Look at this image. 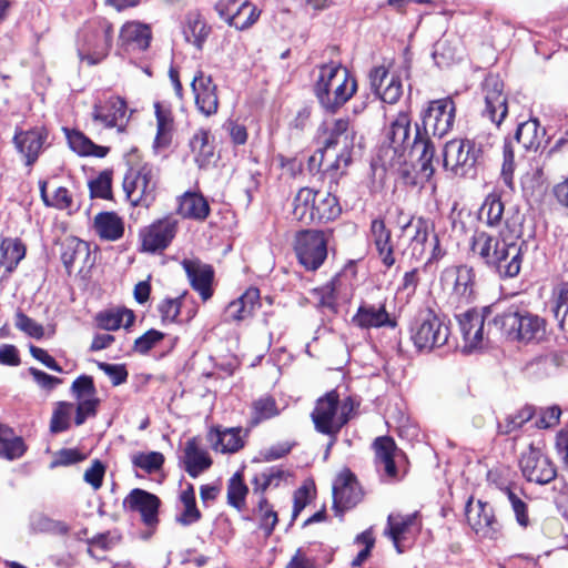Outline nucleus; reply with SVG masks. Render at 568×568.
<instances>
[{
    "label": "nucleus",
    "instance_id": "nucleus-12",
    "mask_svg": "<svg viewBox=\"0 0 568 568\" xmlns=\"http://www.w3.org/2000/svg\"><path fill=\"white\" fill-rule=\"evenodd\" d=\"M515 241H508L501 235H494L486 231L476 230L470 239V253L474 258L480 261L488 268L493 270L498 257L503 256V252Z\"/></svg>",
    "mask_w": 568,
    "mask_h": 568
},
{
    "label": "nucleus",
    "instance_id": "nucleus-31",
    "mask_svg": "<svg viewBox=\"0 0 568 568\" xmlns=\"http://www.w3.org/2000/svg\"><path fill=\"white\" fill-rule=\"evenodd\" d=\"M416 519V513L405 516L400 514H390L388 516L387 527L384 534L390 538L397 552L402 554L404 551L402 548V541L406 534H408L410 528L415 525Z\"/></svg>",
    "mask_w": 568,
    "mask_h": 568
},
{
    "label": "nucleus",
    "instance_id": "nucleus-58",
    "mask_svg": "<svg viewBox=\"0 0 568 568\" xmlns=\"http://www.w3.org/2000/svg\"><path fill=\"white\" fill-rule=\"evenodd\" d=\"M515 155L510 141H505L503 150L501 180L509 189L514 187Z\"/></svg>",
    "mask_w": 568,
    "mask_h": 568
},
{
    "label": "nucleus",
    "instance_id": "nucleus-8",
    "mask_svg": "<svg viewBox=\"0 0 568 568\" xmlns=\"http://www.w3.org/2000/svg\"><path fill=\"white\" fill-rule=\"evenodd\" d=\"M496 313V307L489 305L484 307L481 313L475 310H468L457 317L464 339V352L470 353L481 347L485 337L487 339L498 337L487 335L489 322H491V317Z\"/></svg>",
    "mask_w": 568,
    "mask_h": 568
},
{
    "label": "nucleus",
    "instance_id": "nucleus-40",
    "mask_svg": "<svg viewBox=\"0 0 568 568\" xmlns=\"http://www.w3.org/2000/svg\"><path fill=\"white\" fill-rule=\"evenodd\" d=\"M135 152L136 150L126 156V164L129 168L124 174L122 183L125 196L133 206H138L142 200V191L136 196H134V193L138 191V183L142 176V165L139 163H133V153Z\"/></svg>",
    "mask_w": 568,
    "mask_h": 568
},
{
    "label": "nucleus",
    "instance_id": "nucleus-60",
    "mask_svg": "<svg viewBox=\"0 0 568 568\" xmlns=\"http://www.w3.org/2000/svg\"><path fill=\"white\" fill-rule=\"evenodd\" d=\"M71 392L77 399L97 398V388L93 378L89 375H81L74 379Z\"/></svg>",
    "mask_w": 568,
    "mask_h": 568
},
{
    "label": "nucleus",
    "instance_id": "nucleus-27",
    "mask_svg": "<svg viewBox=\"0 0 568 568\" xmlns=\"http://www.w3.org/2000/svg\"><path fill=\"white\" fill-rule=\"evenodd\" d=\"M353 323L361 328L395 327L396 322L389 317L385 305H361L352 318Z\"/></svg>",
    "mask_w": 568,
    "mask_h": 568
},
{
    "label": "nucleus",
    "instance_id": "nucleus-36",
    "mask_svg": "<svg viewBox=\"0 0 568 568\" xmlns=\"http://www.w3.org/2000/svg\"><path fill=\"white\" fill-rule=\"evenodd\" d=\"M27 446L20 436H16L12 428L0 424V457L14 460L21 458Z\"/></svg>",
    "mask_w": 568,
    "mask_h": 568
},
{
    "label": "nucleus",
    "instance_id": "nucleus-46",
    "mask_svg": "<svg viewBox=\"0 0 568 568\" xmlns=\"http://www.w3.org/2000/svg\"><path fill=\"white\" fill-rule=\"evenodd\" d=\"M504 212L505 205L501 199L496 194H489L480 206L479 217L488 226L496 227L500 225Z\"/></svg>",
    "mask_w": 568,
    "mask_h": 568
},
{
    "label": "nucleus",
    "instance_id": "nucleus-29",
    "mask_svg": "<svg viewBox=\"0 0 568 568\" xmlns=\"http://www.w3.org/2000/svg\"><path fill=\"white\" fill-rule=\"evenodd\" d=\"M126 113L125 101L120 97H111L104 105L95 104L93 109V119L101 122L106 128L116 126L120 120H123Z\"/></svg>",
    "mask_w": 568,
    "mask_h": 568
},
{
    "label": "nucleus",
    "instance_id": "nucleus-23",
    "mask_svg": "<svg viewBox=\"0 0 568 568\" xmlns=\"http://www.w3.org/2000/svg\"><path fill=\"white\" fill-rule=\"evenodd\" d=\"M93 33L99 40L94 51L84 53L83 50H79L81 61L87 62L88 65H95L108 55L112 47L113 26L108 20H99L93 29Z\"/></svg>",
    "mask_w": 568,
    "mask_h": 568
},
{
    "label": "nucleus",
    "instance_id": "nucleus-33",
    "mask_svg": "<svg viewBox=\"0 0 568 568\" xmlns=\"http://www.w3.org/2000/svg\"><path fill=\"white\" fill-rule=\"evenodd\" d=\"M178 211L184 217L205 220L210 213V206L202 194L187 191L180 196Z\"/></svg>",
    "mask_w": 568,
    "mask_h": 568
},
{
    "label": "nucleus",
    "instance_id": "nucleus-26",
    "mask_svg": "<svg viewBox=\"0 0 568 568\" xmlns=\"http://www.w3.org/2000/svg\"><path fill=\"white\" fill-rule=\"evenodd\" d=\"M371 237L382 263L386 267H392L395 264L394 245L392 232L387 229L384 220L374 219L371 222Z\"/></svg>",
    "mask_w": 568,
    "mask_h": 568
},
{
    "label": "nucleus",
    "instance_id": "nucleus-47",
    "mask_svg": "<svg viewBox=\"0 0 568 568\" xmlns=\"http://www.w3.org/2000/svg\"><path fill=\"white\" fill-rule=\"evenodd\" d=\"M248 494V487L240 473H235L227 483V504L239 511L245 508V499Z\"/></svg>",
    "mask_w": 568,
    "mask_h": 568
},
{
    "label": "nucleus",
    "instance_id": "nucleus-4",
    "mask_svg": "<svg viewBox=\"0 0 568 568\" xmlns=\"http://www.w3.org/2000/svg\"><path fill=\"white\" fill-rule=\"evenodd\" d=\"M355 131L351 126L348 119H336L328 124L320 135L322 149L320 153V165L331 150L339 148V152L334 154V160L327 165V170L337 173L351 163V150L354 144Z\"/></svg>",
    "mask_w": 568,
    "mask_h": 568
},
{
    "label": "nucleus",
    "instance_id": "nucleus-30",
    "mask_svg": "<svg viewBox=\"0 0 568 568\" xmlns=\"http://www.w3.org/2000/svg\"><path fill=\"white\" fill-rule=\"evenodd\" d=\"M410 123L412 119L407 111H400L396 118L390 122L386 136L390 141L392 146L397 151L412 146L413 139H410Z\"/></svg>",
    "mask_w": 568,
    "mask_h": 568
},
{
    "label": "nucleus",
    "instance_id": "nucleus-48",
    "mask_svg": "<svg viewBox=\"0 0 568 568\" xmlns=\"http://www.w3.org/2000/svg\"><path fill=\"white\" fill-rule=\"evenodd\" d=\"M161 500L154 494L144 490V539L149 538L159 524Z\"/></svg>",
    "mask_w": 568,
    "mask_h": 568
},
{
    "label": "nucleus",
    "instance_id": "nucleus-52",
    "mask_svg": "<svg viewBox=\"0 0 568 568\" xmlns=\"http://www.w3.org/2000/svg\"><path fill=\"white\" fill-rule=\"evenodd\" d=\"M73 413V404L59 402L53 410L50 430L53 434L65 432L70 427V417Z\"/></svg>",
    "mask_w": 568,
    "mask_h": 568
},
{
    "label": "nucleus",
    "instance_id": "nucleus-49",
    "mask_svg": "<svg viewBox=\"0 0 568 568\" xmlns=\"http://www.w3.org/2000/svg\"><path fill=\"white\" fill-rule=\"evenodd\" d=\"M1 252L2 260L0 264L9 272L12 271L26 255L24 246L13 240H3L1 243Z\"/></svg>",
    "mask_w": 568,
    "mask_h": 568
},
{
    "label": "nucleus",
    "instance_id": "nucleus-57",
    "mask_svg": "<svg viewBox=\"0 0 568 568\" xmlns=\"http://www.w3.org/2000/svg\"><path fill=\"white\" fill-rule=\"evenodd\" d=\"M14 325L19 331L32 338L41 339L44 335L43 326L26 315L22 311L16 313Z\"/></svg>",
    "mask_w": 568,
    "mask_h": 568
},
{
    "label": "nucleus",
    "instance_id": "nucleus-14",
    "mask_svg": "<svg viewBox=\"0 0 568 568\" xmlns=\"http://www.w3.org/2000/svg\"><path fill=\"white\" fill-rule=\"evenodd\" d=\"M466 519L471 529L480 537L496 539L500 525L495 517L493 507L481 500L474 503L470 498L466 504Z\"/></svg>",
    "mask_w": 568,
    "mask_h": 568
},
{
    "label": "nucleus",
    "instance_id": "nucleus-41",
    "mask_svg": "<svg viewBox=\"0 0 568 568\" xmlns=\"http://www.w3.org/2000/svg\"><path fill=\"white\" fill-rule=\"evenodd\" d=\"M237 2L239 0H219L215 4V10L219 17L223 19L229 26L243 31L250 29L253 24L256 23L261 16V10L257 8H252L250 14L247 18H245L244 23H237L234 21V16H231Z\"/></svg>",
    "mask_w": 568,
    "mask_h": 568
},
{
    "label": "nucleus",
    "instance_id": "nucleus-32",
    "mask_svg": "<svg viewBox=\"0 0 568 568\" xmlns=\"http://www.w3.org/2000/svg\"><path fill=\"white\" fill-rule=\"evenodd\" d=\"M89 255L88 243L75 236H68L61 242V261L68 274H71L78 261H84Z\"/></svg>",
    "mask_w": 568,
    "mask_h": 568
},
{
    "label": "nucleus",
    "instance_id": "nucleus-44",
    "mask_svg": "<svg viewBox=\"0 0 568 568\" xmlns=\"http://www.w3.org/2000/svg\"><path fill=\"white\" fill-rule=\"evenodd\" d=\"M211 28L199 13H190L186 18L184 36L187 42L194 44L199 50L209 37Z\"/></svg>",
    "mask_w": 568,
    "mask_h": 568
},
{
    "label": "nucleus",
    "instance_id": "nucleus-28",
    "mask_svg": "<svg viewBox=\"0 0 568 568\" xmlns=\"http://www.w3.org/2000/svg\"><path fill=\"white\" fill-rule=\"evenodd\" d=\"M524 242H517L510 244V246L504 251L499 256L498 262L494 266L495 271L503 278H511L519 274L523 263L524 255Z\"/></svg>",
    "mask_w": 568,
    "mask_h": 568
},
{
    "label": "nucleus",
    "instance_id": "nucleus-15",
    "mask_svg": "<svg viewBox=\"0 0 568 568\" xmlns=\"http://www.w3.org/2000/svg\"><path fill=\"white\" fill-rule=\"evenodd\" d=\"M485 108L483 115L499 126L508 113L504 83L497 75H488L483 83Z\"/></svg>",
    "mask_w": 568,
    "mask_h": 568
},
{
    "label": "nucleus",
    "instance_id": "nucleus-19",
    "mask_svg": "<svg viewBox=\"0 0 568 568\" xmlns=\"http://www.w3.org/2000/svg\"><path fill=\"white\" fill-rule=\"evenodd\" d=\"M182 266L187 275L192 288L200 294L204 302L210 300L213 295V267L199 260H183Z\"/></svg>",
    "mask_w": 568,
    "mask_h": 568
},
{
    "label": "nucleus",
    "instance_id": "nucleus-6",
    "mask_svg": "<svg viewBox=\"0 0 568 568\" xmlns=\"http://www.w3.org/2000/svg\"><path fill=\"white\" fill-rule=\"evenodd\" d=\"M449 328L444 317L430 307L420 310L410 324V339L419 351H432L446 344Z\"/></svg>",
    "mask_w": 568,
    "mask_h": 568
},
{
    "label": "nucleus",
    "instance_id": "nucleus-21",
    "mask_svg": "<svg viewBox=\"0 0 568 568\" xmlns=\"http://www.w3.org/2000/svg\"><path fill=\"white\" fill-rule=\"evenodd\" d=\"M375 465L378 471H383L388 479L398 477L395 456L398 452L395 440L389 436H379L373 442Z\"/></svg>",
    "mask_w": 568,
    "mask_h": 568
},
{
    "label": "nucleus",
    "instance_id": "nucleus-16",
    "mask_svg": "<svg viewBox=\"0 0 568 568\" xmlns=\"http://www.w3.org/2000/svg\"><path fill=\"white\" fill-rule=\"evenodd\" d=\"M523 476L531 483L546 485L557 476V469L552 462L539 449L530 448L520 458Z\"/></svg>",
    "mask_w": 568,
    "mask_h": 568
},
{
    "label": "nucleus",
    "instance_id": "nucleus-61",
    "mask_svg": "<svg viewBox=\"0 0 568 568\" xmlns=\"http://www.w3.org/2000/svg\"><path fill=\"white\" fill-rule=\"evenodd\" d=\"M67 139L70 148L82 156H89V150L93 148V141L77 130H67Z\"/></svg>",
    "mask_w": 568,
    "mask_h": 568
},
{
    "label": "nucleus",
    "instance_id": "nucleus-38",
    "mask_svg": "<svg viewBox=\"0 0 568 568\" xmlns=\"http://www.w3.org/2000/svg\"><path fill=\"white\" fill-rule=\"evenodd\" d=\"M179 500L182 509L175 517L176 523L182 526H190L197 523L201 519L202 514L196 506L195 491L192 484H187V486L181 491Z\"/></svg>",
    "mask_w": 568,
    "mask_h": 568
},
{
    "label": "nucleus",
    "instance_id": "nucleus-37",
    "mask_svg": "<svg viewBox=\"0 0 568 568\" xmlns=\"http://www.w3.org/2000/svg\"><path fill=\"white\" fill-rule=\"evenodd\" d=\"M544 139L545 130L540 129L539 122L536 119L520 123L515 133V140L528 151H537L541 146Z\"/></svg>",
    "mask_w": 568,
    "mask_h": 568
},
{
    "label": "nucleus",
    "instance_id": "nucleus-50",
    "mask_svg": "<svg viewBox=\"0 0 568 568\" xmlns=\"http://www.w3.org/2000/svg\"><path fill=\"white\" fill-rule=\"evenodd\" d=\"M190 148L200 165H203L213 156V148L209 143V132L206 130L200 129L193 134L190 140Z\"/></svg>",
    "mask_w": 568,
    "mask_h": 568
},
{
    "label": "nucleus",
    "instance_id": "nucleus-63",
    "mask_svg": "<svg viewBox=\"0 0 568 568\" xmlns=\"http://www.w3.org/2000/svg\"><path fill=\"white\" fill-rule=\"evenodd\" d=\"M403 94V85L400 79L395 75H390L387 81L385 88L381 90L376 97L379 98L383 102L394 104L396 103Z\"/></svg>",
    "mask_w": 568,
    "mask_h": 568
},
{
    "label": "nucleus",
    "instance_id": "nucleus-51",
    "mask_svg": "<svg viewBox=\"0 0 568 568\" xmlns=\"http://www.w3.org/2000/svg\"><path fill=\"white\" fill-rule=\"evenodd\" d=\"M90 196L92 199L99 197L103 200L112 199V171L104 170L99 173L95 179L88 183Z\"/></svg>",
    "mask_w": 568,
    "mask_h": 568
},
{
    "label": "nucleus",
    "instance_id": "nucleus-42",
    "mask_svg": "<svg viewBox=\"0 0 568 568\" xmlns=\"http://www.w3.org/2000/svg\"><path fill=\"white\" fill-rule=\"evenodd\" d=\"M120 50L131 55L142 50V23L138 21L126 22L119 36Z\"/></svg>",
    "mask_w": 568,
    "mask_h": 568
},
{
    "label": "nucleus",
    "instance_id": "nucleus-54",
    "mask_svg": "<svg viewBox=\"0 0 568 568\" xmlns=\"http://www.w3.org/2000/svg\"><path fill=\"white\" fill-rule=\"evenodd\" d=\"M534 414L535 412L531 406H525L517 413L508 415L503 423H499V433L505 435L511 434L529 422L534 417Z\"/></svg>",
    "mask_w": 568,
    "mask_h": 568
},
{
    "label": "nucleus",
    "instance_id": "nucleus-64",
    "mask_svg": "<svg viewBox=\"0 0 568 568\" xmlns=\"http://www.w3.org/2000/svg\"><path fill=\"white\" fill-rule=\"evenodd\" d=\"M85 455L75 448H62L55 453L54 459L50 464V468L59 466H69L82 462Z\"/></svg>",
    "mask_w": 568,
    "mask_h": 568
},
{
    "label": "nucleus",
    "instance_id": "nucleus-24",
    "mask_svg": "<svg viewBox=\"0 0 568 568\" xmlns=\"http://www.w3.org/2000/svg\"><path fill=\"white\" fill-rule=\"evenodd\" d=\"M181 462L192 478H196L212 465V458L205 449L199 446L195 437L186 440Z\"/></svg>",
    "mask_w": 568,
    "mask_h": 568
},
{
    "label": "nucleus",
    "instance_id": "nucleus-43",
    "mask_svg": "<svg viewBox=\"0 0 568 568\" xmlns=\"http://www.w3.org/2000/svg\"><path fill=\"white\" fill-rule=\"evenodd\" d=\"M280 415V408L275 398L271 395H262L251 404L250 425L257 426L264 420Z\"/></svg>",
    "mask_w": 568,
    "mask_h": 568
},
{
    "label": "nucleus",
    "instance_id": "nucleus-62",
    "mask_svg": "<svg viewBox=\"0 0 568 568\" xmlns=\"http://www.w3.org/2000/svg\"><path fill=\"white\" fill-rule=\"evenodd\" d=\"M184 294L175 298H165L158 305V311L163 323H172L180 314Z\"/></svg>",
    "mask_w": 568,
    "mask_h": 568
},
{
    "label": "nucleus",
    "instance_id": "nucleus-45",
    "mask_svg": "<svg viewBox=\"0 0 568 568\" xmlns=\"http://www.w3.org/2000/svg\"><path fill=\"white\" fill-rule=\"evenodd\" d=\"M240 429H225L210 433V440L215 450L223 454L235 453L243 447V440L240 436Z\"/></svg>",
    "mask_w": 568,
    "mask_h": 568
},
{
    "label": "nucleus",
    "instance_id": "nucleus-53",
    "mask_svg": "<svg viewBox=\"0 0 568 568\" xmlns=\"http://www.w3.org/2000/svg\"><path fill=\"white\" fill-rule=\"evenodd\" d=\"M415 234L410 241L413 255L420 257L425 252V245L428 241L429 231L433 229L428 220L418 217L415 223Z\"/></svg>",
    "mask_w": 568,
    "mask_h": 568
},
{
    "label": "nucleus",
    "instance_id": "nucleus-10",
    "mask_svg": "<svg viewBox=\"0 0 568 568\" xmlns=\"http://www.w3.org/2000/svg\"><path fill=\"white\" fill-rule=\"evenodd\" d=\"M149 126L154 129L152 153L165 156L176 131L174 113L169 102L155 101L153 103V119L149 121Z\"/></svg>",
    "mask_w": 568,
    "mask_h": 568
},
{
    "label": "nucleus",
    "instance_id": "nucleus-56",
    "mask_svg": "<svg viewBox=\"0 0 568 568\" xmlns=\"http://www.w3.org/2000/svg\"><path fill=\"white\" fill-rule=\"evenodd\" d=\"M258 510H260V528L264 530L265 536L268 537L272 535L277 521V513L270 505L266 497H261L258 499Z\"/></svg>",
    "mask_w": 568,
    "mask_h": 568
},
{
    "label": "nucleus",
    "instance_id": "nucleus-7",
    "mask_svg": "<svg viewBox=\"0 0 568 568\" xmlns=\"http://www.w3.org/2000/svg\"><path fill=\"white\" fill-rule=\"evenodd\" d=\"M346 408V404L339 408V396L336 390H331L318 398L311 414L316 432L335 440L342 427L348 422Z\"/></svg>",
    "mask_w": 568,
    "mask_h": 568
},
{
    "label": "nucleus",
    "instance_id": "nucleus-11",
    "mask_svg": "<svg viewBox=\"0 0 568 568\" xmlns=\"http://www.w3.org/2000/svg\"><path fill=\"white\" fill-rule=\"evenodd\" d=\"M456 116V105L450 98L433 100L422 113V123L425 133L428 136L443 138L452 131Z\"/></svg>",
    "mask_w": 568,
    "mask_h": 568
},
{
    "label": "nucleus",
    "instance_id": "nucleus-59",
    "mask_svg": "<svg viewBox=\"0 0 568 568\" xmlns=\"http://www.w3.org/2000/svg\"><path fill=\"white\" fill-rule=\"evenodd\" d=\"M501 490L505 493L511 505L518 525L524 528L528 527L529 517L527 504L524 500H521L509 486H506Z\"/></svg>",
    "mask_w": 568,
    "mask_h": 568
},
{
    "label": "nucleus",
    "instance_id": "nucleus-22",
    "mask_svg": "<svg viewBox=\"0 0 568 568\" xmlns=\"http://www.w3.org/2000/svg\"><path fill=\"white\" fill-rule=\"evenodd\" d=\"M452 275L454 276V283L449 300L457 305L469 304L475 296L474 270L466 265H460L452 271Z\"/></svg>",
    "mask_w": 568,
    "mask_h": 568
},
{
    "label": "nucleus",
    "instance_id": "nucleus-34",
    "mask_svg": "<svg viewBox=\"0 0 568 568\" xmlns=\"http://www.w3.org/2000/svg\"><path fill=\"white\" fill-rule=\"evenodd\" d=\"M412 148L420 151L418 158L419 173L423 178L429 179L434 174L433 158L435 154V146L428 136H424L416 124V132L413 138Z\"/></svg>",
    "mask_w": 568,
    "mask_h": 568
},
{
    "label": "nucleus",
    "instance_id": "nucleus-35",
    "mask_svg": "<svg viewBox=\"0 0 568 568\" xmlns=\"http://www.w3.org/2000/svg\"><path fill=\"white\" fill-rule=\"evenodd\" d=\"M93 226L97 234L106 241H116L124 232L123 222L114 212L99 213L94 217Z\"/></svg>",
    "mask_w": 568,
    "mask_h": 568
},
{
    "label": "nucleus",
    "instance_id": "nucleus-18",
    "mask_svg": "<svg viewBox=\"0 0 568 568\" xmlns=\"http://www.w3.org/2000/svg\"><path fill=\"white\" fill-rule=\"evenodd\" d=\"M48 133L43 128H33L27 131L17 129L13 143L19 153L26 159V165L32 166L42 151Z\"/></svg>",
    "mask_w": 568,
    "mask_h": 568
},
{
    "label": "nucleus",
    "instance_id": "nucleus-55",
    "mask_svg": "<svg viewBox=\"0 0 568 568\" xmlns=\"http://www.w3.org/2000/svg\"><path fill=\"white\" fill-rule=\"evenodd\" d=\"M33 527L41 532H49L65 536L70 527L65 521L52 519L45 515H38L32 523Z\"/></svg>",
    "mask_w": 568,
    "mask_h": 568
},
{
    "label": "nucleus",
    "instance_id": "nucleus-9",
    "mask_svg": "<svg viewBox=\"0 0 568 568\" xmlns=\"http://www.w3.org/2000/svg\"><path fill=\"white\" fill-rule=\"evenodd\" d=\"M294 251L307 271L320 268L327 257V235L324 231L304 230L295 235Z\"/></svg>",
    "mask_w": 568,
    "mask_h": 568
},
{
    "label": "nucleus",
    "instance_id": "nucleus-17",
    "mask_svg": "<svg viewBox=\"0 0 568 568\" xmlns=\"http://www.w3.org/2000/svg\"><path fill=\"white\" fill-rule=\"evenodd\" d=\"M191 87L197 110L205 116L215 114L219 108V98L216 93L217 88L213 83L212 78L199 70L193 77Z\"/></svg>",
    "mask_w": 568,
    "mask_h": 568
},
{
    "label": "nucleus",
    "instance_id": "nucleus-20",
    "mask_svg": "<svg viewBox=\"0 0 568 568\" xmlns=\"http://www.w3.org/2000/svg\"><path fill=\"white\" fill-rule=\"evenodd\" d=\"M176 234V221L172 217L160 219L144 232V252H162Z\"/></svg>",
    "mask_w": 568,
    "mask_h": 568
},
{
    "label": "nucleus",
    "instance_id": "nucleus-39",
    "mask_svg": "<svg viewBox=\"0 0 568 568\" xmlns=\"http://www.w3.org/2000/svg\"><path fill=\"white\" fill-rule=\"evenodd\" d=\"M135 320L133 311L114 308L97 315L98 326L105 331H115L120 327L129 328Z\"/></svg>",
    "mask_w": 568,
    "mask_h": 568
},
{
    "label": "nucleus",
    "instance_id": "nucleus-25",
    "mask_svg": "<svg viewBox=\"0 0 568 568\" xmlns=\"http://www.w3.org/2000/svg\"><path fill=\"white\" fill-rule=\"evenodd\" d=\"M260 305V291L256 287H250L239 298L229 303L225 308V318L233 322L245 321Z\"/></svg>",
    "mask_w": 568,
    "mask_h": 568
},
{
    "label": "nucleus",
    "instance_id": "nucleus-5",
    "mask_svg": "<svg viewBox=\"0 0 568 568\" xmlns=\"http://www.w3.org/2000/svg\"><path fill=\"white\" fill-rule=\"evenodd\" d=\"M483 145L469 139H454L444 148V166L455 176L471 178L477 175V166L483 161Z\"/></svg>",
    "mask_w": 568,
    "mask_h": 568
},
{
    "label": "nucleus",
    "instance_id": "nucleus-1",
    "mask_svg": "<svg viewBox=\"0 0 568 568\" xmlns=\"http://www.w3.org/2000/svg\"><path fill=\"white\" fill-rule=\"evenodd\" d=\"M546 328L547 323L539 315L510 307L491 317L487 335L506 336L523 343H538L545 338Z\"/></svg>",
    "mask_w": 568,
    "mask_h": 568
},
{
    "label": "nucleus",
    "instance_id": "nucleus-3",
    "mask_svg": "<svg viewBox=\"0 0 568 568\" xmlns=\"http://www.w3.org/2000/svg\"><path fill=\"white\" fill-rule=\"evenodd\" d=\"M293 216L305 224L334 221L342 213L337 197L331 191L302 187L293 200Z\"/></svg>",
    "mask_w": 568,
    "mask_h": 568
},
{
    "label": "nucleus",
    "instance_id": "nucleus-2",
    "mask_svg": "<svg viewBox=\"0 0 568 568\" xmlns=\"http://www.w3.org/2000/svg\"><path fill=\"white\" fill-rule=\"evenodd\" d=\"M357 81L348 69L337 63L320 68L314 93L320 105L331 113L338 111L356 92Z\"/></svg>",
    "mask_w": 568,
    "mask_h": 568
},
{
    "label": "nucleus",
    "instance_id": "nucleus-13",
    "mask_svg": "<svg viewBox=\"0 0 568 568\" xmlns=\"http://www.w3.org/2000/svg\"><path fill=\"white\" fill-rule=\"evenodd\" d=\"M362 489L349 469L342 470L333 485V510L338 517L355 507L362 499Z\"/></svg>",
    "mask_w": 568,
    "mask_h": 568
}]
</instances>
